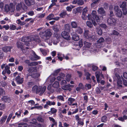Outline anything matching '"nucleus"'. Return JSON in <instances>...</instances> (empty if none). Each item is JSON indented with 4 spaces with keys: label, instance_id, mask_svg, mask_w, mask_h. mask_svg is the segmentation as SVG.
Listing matches in <instances>:
<instances>
[{
    "label": "nucleus",
    "instance_id": "72a5a7b5",
    "mask_svg": "<svg viewBox=\"0 0 127 127\" xmlns=\"http://www.w3.org/2000/svg\"><path fill=\"white\" fill-rule=\"evenodd\" d=\"M40 74L37 73H35L32 74L31 75L32 77L34 78H36L40 76Z\"/></svg>",
    "mask_w": 127,
    "mask_h": 127
},
{
    "label": "nucleus",
    "instance_id": "0e129e2a",
    "mask_svg": "<svg viewBox=\"0 0 127 127\" xmlns=\"http://www.w3.org/2000/svg\"><path fill=\"white\" fill-rule=\"evenodd\" d=\"M92 2L97 5L99 2L100 0H92Z\"/></svg>",
    "mask_w": 127,
    "mask_h": 127
},
{
    "label": "nucleus",
    "instance_id": "c03bdc74",
    "mask_svg": "<svg viewBox=\"0 0 127 127\" xmlns=\"http://www.w3.org/2000/svg\"><path fill=\"white\" fill-rule=\"evenodd\" d=\"M65 30L69 31L70 29V26L68 24L65 25Z\"/></svg>",
    "mask_w": 127,
    "mask_h": 127
},
{
    "label": "nucleus",
    "instance_id": "79ce46f5",
    "mask_svg": "<svg viewBox=\"0 0 127 127\" xmlns=\"http://www.w3.org/2000/svg\"><path fill=\"white\" fill-rule=\"evenodd\" d=\"M107 117L105 116H103L101 118V121L103 122H106L107 121Z\"/></svg>",
    "mask_w": 127,
    "mask_h": 127
},
{
    "label": "nucleus",
    "instance_id": "864d4df0",
    "mask_svg": "<svg viewBox=\"0 0 127 127\" xmlns=\"http://www.w3.org/2000/svg\"><path fill=\"white\" fill-rule=\"evenodd\" d=\"M123 14L124 15H126L127 14V8H125L122 9Z\"/></svg>",
    "mask_w": 127,
    "mask_h": 127
},
{
    "label": "nucleus",
    "instance_id": "cd10ccee",
    "mask_svg": "<svg viewBox=\"0 0 127 127\" xmlns=\"http://www.w3.org/2000/svg\"><path fill=\"white\" fill-rule=\"evenodd\" d=\"M52 86L51 85H49L47 89L51 93H53L54 92V90L53 89Z\"/></svg>",
    "mask_w": 127,
    "mask_h": 127
},
{
    "label": "nucleus",
    "instance_id": "f257e3e1",
    "mask_svg": "<svg viewBox=\"0 0 127 127\" xmlns=\"http://www.w3.org/2000/svg\"><path fill=\"white\" fill-rule=\"evenodd\" d=\"M46 89L45 86H41L35 85L32 88V91L36 94H39L41 96L45 92Z\"/></svg>",
    "mask_w": 127,
    "mask_h": 127
},
{
    "label": "nucleus",
    "instance_id": "5fc2aeb1",
    "mask_svg": "<svg viewBox=\"0 0 127 127\" xmlns=\"http://www.w3.org/2000/svg\"><path fill=\"white\" fill-rule=\"evenodd\" d=\"M84 1L83 0H78L77 4L79 5H82L84 4Z\"/></svg>",
    "mask_w": 127,
    "mask_h": 127
},
{
    "label": "nucleus",
    "instance_id": "e433bc0d",
    "mask_svg": "<svg viewBox=\"0 0 127 127\" xmlns=\"http://www.w3.org/2000/svg\"><path fill=\"white\" fill-rule=\"evenodd\" d=\"M89 32L88 30H86L84 32V36L86 38H88V34H89Z\"/></svg>",
    "mask_w": 127,
    "mask_h": 127
},
{
    "label": "nucleus",
    "instance_id": "a19ab883",
    "mask_svg": "<svg viewBox=\"0 0 127 127\" xmlns=\"http://www.w3.org/2000/svg\"><path fill=\"white\" fill-rule=\"evenodd\" d=\"M53 30L56 32H58L59 31V27L57 26H54L52 28Z\"/></svg>",
    "mask_w": 127,
    "mask_h": 127
},
{
    "label": "nucleus",
    "instance_id": "e2e57ef3",
    "mask_svg": "<svg viewBox=\"0 0 127 127\" xmlns=\"http://www.w3.org/2000/svg\"><path fill=\"white\" fill-rule=\"evenodd\" d=\"M36 123V119H33L32 120L31 122H30V124H35Z\"/></svg>",
    "mask_w": 127,
    "mask_h": 127
},
{
    "label": "nucleus",
    "instance_id": "412c9836",
    "mask_svg": "<svg viewBox=\"0 0 127 127\" xmlns=\"http://www.w3.org/2000/svg\"><path fill=\"white\" fill-rule=\"evenodd\" d=\"M67 15V16H69L70 15V14H67L66 11H63L61 12L59 14V15L62 18H64L65 17V15Z\"/></svg>",
    "mask_w": 127,
    "mask_h": 127
},
{
    "label": "nucleus",
    "instance_id": "a878e982",
    "mask_svg": "<svg viewBox=\"0 0 127 127\" xmlns=\"http://www.w3.org/2000/svg\"><path fill=\"white\" fill-rule=\"evenodd\" d=\"M52 87L54 88H57L59 87V82L56 81L52 85Z\"/></svg>",
    "mask_w": 127,
    "mask_h": 127
},
{
    "label": "nucleus",
    "instance_id": "f8f14e48",
    "mask_svg": "<svg viewBox=\"0 0 127 127\" xmlns=\"http://www.w3.org/2000/svg\"><path fill=\"white\" fill-rule=\"evenodd\" d=\"M15 80L17 83L19 84H21L23 82L24 78H21L19 75H18L16 77Z\"/></svg>",
    "mask_w": 127,
    "mask_h": 127
},
{
    "label": "nucleus",
    "instance_id": "c756f323",
    "mask_svg": "<svg viewBox=\"0 0 127 127\" xmlns=\"http://www.w3.org/2000/svg\"><path fill=\"white\" fill-rule=\"evenodd\" d=\"M54 16V15L53 14H51L49 15L46 17V19H47L49 20H53V17Z\"/></svg>",
    "mask_w": 127,
    "mask_h": 127
},
{
    "label": "nucleus",
    "instance_id": "680f3d73",
    "mask_svg": "<svg viewBox=\"0 0 127 127\" xmlns=\"http://www.w3.org/2000/svg\"><path fill=\"white\" fill-rule=\"evenodd\" d=\"M21 113V111H19L18 112H16L15 113V115H17V117L19 118L20 117Z\"/></svg>",
    "mask_w": 127,
    "mask_h": 127
},
{
    "label": "nucleus",
    "instance_id": "3c124183",
    "mask_svg": "<svg viewBox=\"0 0 127 127\" xmlns=\"http://www.w3.org/2000/svg\"><path fill=\"white\" fill-rule=\"evenodd\" d=\"M126 2L125 1H123L121 6V7L122 8H126Z\"/></svg>",
    "mask_w": 127,
    "mask_h": 127
},
{
    "label": "nucleus",
    "instance_id": "a211bd4d",
    "mask_svg": "<svg viewBox=\"0 0 127 127\" xmlns=\"http://www.w3.org/2000/svg\"><path fill=\"white\" fill-rule=\"evenodd\" d=\"M10 68L9 67L8 65L6 66L5 67L4 71L8 75L10 74L11 72Z\"/></svg>",
    "mask_w": 127,
    "mask_h": 127
},
{
    "label": "nucleus",
    "instance_id": "a18cd8bd",
    "mask_svg": "<svg viewBox=\"0 0 127 127\" xmlns=\"http://www.w3.org/2000/svg\"><path fill=\"white\" fill-rule=\"evenodd\" d=\"M84 44L85 46L87 48H89L90 46V43L87 42L86 41H84Z\"/></svg>",
    "mask_w": 127,
    "mask_h": 127
},
{
    "label": "nucleus",
    "instance_id": "49530a36",
    "mask_svg": "<svg viewBox=\"0 0 127 127\" xmlns=\"http://www.w3.org/2000/svg\"><path fill=\"white\" fill-rule=\"evenodd\" d=\"M97 32L98 34L99 35H101L102 34V32L100 28H97Z\"/></svg>",
    "mask_w": 127,
    "mask_h": 127
},
{
    "label": "nucleus",
    "instance_id": "20e7f679",
    "mask_svg": "<svg viewBox=\"0 0 127 127\" xmlns=\"http://www.w3.org/2000/svg\"><path fill=\"white\" fill-rule=\"evenodd\" d=\"M39 35L41 37L46 41L49 39V38L48 37H49L51 36L52 33L49 30H47L44 32H40Z\"/></svg>",
    "mask_w": 127,
    "mask_h": 127
},
{
    "label": "nucleus",
    "instance_id": "1a4fd4ad",
    "mask_svg": "<svg viewBox=\"0 0 127 127\" xmlns=\"http://www.w3.org/2000/svg\"><path fill=\"white\" fill-rule=\"evenodd\" d=\"M96 12L95 10H93L92 11L91 15L88 14V19L89 20H93L94 18L97 16Z\"/></svg>",
    "mask_w": 127,
    "mask_h": 127
},
{
    "label": "nucleus",
    "instance_id": "c9c22d12",
    "mask_svg": "<svg viewBox=\"0 0 127 127\" xmlns=\"http://www.w3.org/2000/svg\"><path fill=\"white\" fill-rule=\"evenodd\" d=\"M46 102L48 105L50 106L52 105H54L56 104L55 102L54 101L52 102L49 100H48Z\"/></svg>",
    "mask_w": 127,
    "mask_h": 127
},
{
    "label": "nucleus",
    "instance_id": "b1692460",
    "mask_svg": "<svg viewBox=\"0 0 127 127\" xmlns=\"http://www.w3.org/2000/svg\"><path fill=\"white\" fill-rule=\"evenodd\" d=\"M71 25L72 28H77L78 27L77 23L76 22H72L71 23Z\"/></svg>",
    "mask_w": 127,
    "mask_h": 127
},
{
    "label": "nucleus",
    "instance_id": "37998d69",
    "mask_svg": "<svg viewBox=\"0 0 127 127\" xmlns=\"http://www.w3.org/2000/svg\"><path fill=\"white\" fill-rule=\"evenodd\" d=\"M71 75L70 74H67L66 76V79L67 82H69L70 80Z\"/></svg>",
    "mask_w": 127,
    "mask_h": 127
},
{
    "label": "nucleus",
    "instance_id": "393cba45",
    "mask_svg": "<svg viewBox=\"0 0 127 127\" xmlns=\"http://www.w3.org/2000/svg\"><path fill=\"white\" fill-rule=\"evenodd\" d=\"M116 14L118 17H121L122 15V13L121 10H119L116 12Z\"/></svg>",
    "mask_w": 127,
    "mask_h": 127
},
{
    "label": "nucleus",
    "instance_id": "39448f33",
    "mask_svg": "<svg viewBox=\"0 0 127 127\" xmlns=\"http://www.w3.org/2000/svg\"><path fill=\"white\" fill-rule=\"evenodd\" d=\"M15 10V8L14 5L11 3H10L9 5H5L4 8V10L6 12H13Z\"/></svg>",
    "mask_w": 127,
    "mask_h": 127
},
{
    "label": "nucleus",
    "instance_id": "7c9ffc66",
    "mask_svg": "<svg viewBox=\"0 0 127 127\" xmlns=\"http://www.w3.org/2000/svg\"><path fill=\"white\" fill-rule=\"evenodd\" d=\"M57 101L60 100L63 101H64V97L61 95L57 96Z\"/></svg>",
    "mask_w": 127,
    "mask_h": 127
},
{
    "label": "nucleus",
    "instance_id": "4d7b16f0",
    "mask_svg": "<svg viewBox=\"0 0 127 127\" xmlns=\"http://www.w3.org/2000/svg\"><path fill=\"white\" fill-rule=\"evenodd\" d=\"M37 119L38 121L41 122H43V118L41 117H38Z\"/></svg>",
    "mask_w": 127,
    "mask_h": 127
},
{
    "label": "nucleus",
    "instance_id": "4468645a",
    "mask_svg": "<svg viewBox=\"0 0 127 127\" xmlns=\"http://www.w3.org/2000/svg\"><path fill=\"white\" fill-rule=\"evenodd\" d=\"M104 42V39L102 37H101L97 41V43L96 44V45L97 47H98L97 46L98 45V44H100L99 47H100L102 46V44H101V43H103Z\"/></svg>",
    "mask_w": 127,
    "mask_h": 127
},
{
    "label": "nucleus",
    "instance_id": "2f4dec72",
    "mask_svg": "<svg viewBox=\"0 0 127 127\" xmlns=\"http://www.w3.org/2000/svg\"><path fill=\"white\" fill-rule=\"evenodd\" d=\"M7 116H5L3 117L0 120V124H2L5 122L7 118Z\"/></svg>",
    "mask_w": 127,
    "mask_h": 127
},
{
    "label": "nucleus",
    "instance_id": "2eb2a0df",
    "mask_svg": "<svg viewBox=\"0 0 127 127\" xmlns=\"http://www.w3.org/2000/svg\"><path fill=\"white\" fill-rule=\"evenodd\" d=\"M72 39L75 41L78 40L79 39V37L77 34L73 33L71 34Z\"/></svg>",
    "mask_w": 127,
    "mask_h": 127
},
{
    "label": "nucleus",
    "instance_id": "338daca9",
    "mask_svg": "<svg viewBox=\"0 0 127 127\" xmlns=\"http://www.w3.org/2000/svg\"><path fill=\"white\" fill-rule=\"evenodd\" d=\"M5 92L3 89H0V95H3L4 94Z\"/></svg>",
    "mask_w": 127,
    "mask_h": 127
},
{
    "label": "nucleus",
    "instance_id": "7ed1b4c3",
    "mask_svg": "<svg viewBox=\"0 0 127 127\" xmlns=\"http://www.w3.org/2000/svg\"><path fill=\"white\" fill-rule=\"evenodd\" d=\"M21 41L23 43L20 42H17V46L18 48L20 49L22 52L25 53V49H27L29 48L28 47H25L24 44L28 46L29 45V44L28 42L23 41L22 40V39Z\"/></svg>",
    "mask_w": 127,
    "mask_h": 127
},
{
    "label": "nucleus",
    "instance_id": "c85d7f7f",
    "mask_svg": "<svg viewBox=\"0 0 127 127\" xmlns=\"http://www.w3.org/2000/svg\"><path fill=\"white\" fill-rule=\"evenodd\" d=\"M100 75V73L98 71H97L95 73V76L97 79V82H99V77Z\"/></svg>",
    "mask_w": 127,
    "mask_h": 127
},
{
    "label": "nucleus",
    "instance_id": "6e6552de",
    "mask_svg": "<svg viewBox=\"0 0 127 127\" xmlns=\"http://www.w3.org/2000/svg\"><path fill=\"white\" fill-rule=\"evenodd\" d=\"M108 24L110 26L115 25L116 23V20L115 18L110 17L107 20Z\"/></svg>",
    "mask_w": 127,
    "mask_h": 127
},
{
    "label": "nucleus",
    "instance_id": "5701e85b",
    "mask_svg": "<svg viewBox=\"0 0 127 127\" xmlns=\"http://www.w3.org/2000/svg\"><path fill=\"white\" fill-rule=\"evenodd\" d=\"M75 100V99L74 98L70 97L68 99V103L69 105H71L72 103Z\"/></svg>",
    "mask_w": 127,
    "mask_h": 127
},
{
    "label": "nucleus",
    "instance_id": "9b49d317",
    "mask_svg": "<svg viewBox=\"0 0 127 127\" xmlns=\"http://www.w3.org/2000/svg\"><path fill=\"white\" fill-rule=\"evenodd\" d=\"M24 1L26 4L29 6L33 5L35 3L34 0H24Z\"/></svg>",
    "mask_w": 127,
    "mask_h": 127
},
{
    "label": "nucleus",
    "instance_id": "f3484780",
    "mask_svg": "<svg viewBox=\"0 0 127 127\" xmlns=\"http://www.w3.org/2000/svg\"><path fill=\"white\" fill-rule=\"evenodd\" d=\"M62 88L64 90H68L69 91H70L71 90V89L70 88L69 84L62 86Z\"/></svg>",
    "mask_w": 127,
    "mask_h": 127
},
{
    "label": "nucleus",
    "instance_id": "6e6d98bb",
    "mask_svg": "<svg viewBox=\"0 0 127 127\" xmlns=\"http://www.w3.org/2000/svg\"><path fill=\"white\" fill-rule=\"evenodd\" d=\"M87 26L89 27H91L92 26V24L91 22L90 21H87L86 23Z\"/></svg>",
    "mask_w": 127,
    "mask_h": 127
},
{
    "label": "nucleus",
    "instance_id": "f704fd0d",
    "mask_svg": "<svg viewBox=\"0 0 127 127\" xmlns=\"http://www.w3.org/2000/svg\"><path fill=\"white\" fill-rule=\"evenodd\" d=\"M26 124V123H19L18 124V127H27L25 126Z\"/></svg>",
    "mask_w": 127,
    "mask_h": 127
},
{
    "label": "nucleus",
    "instance_id": "473e14b6",
    "mask_svg": "<svg viewBox=\"0 0 127 127\" xmlns=\"http://www.w3.org/2000/svg\"><path fill=\"white\" fill-rule=\"evenodd\" d=\"M50 111H49L48 112V113L49 114H50V112H51L53 114L55 113L57 111V109L54 108H51L50 109Z\"/></svg>",
    "mask_w": 127,
    "mask_h": 127
},
{
    "label": "nucleus",
    "instance_id": "f03ea898",
    "mask_svg": "<svg viewBox=\"0 0 127 127\" xmlns=\"http://www.w3.org/2000/svg\"><path fill=\"white\" fill-rule=\"evenodd\" d=\"M22 40L24 42H30L31 41H33L35 42L39 43L40 42L41 40L38 36H34L32 37H23Z\"/></svg>",
    "mask_w": 127,
    "mask_h": 127
},
{
    "label": "nucleus",
    "instance_id": "6ab92c4d",
    "mask_svg": "<svg viewBox=\"0 0 127 127\" xmlns=\"http://www.w3.org/2000/svg\"><path fill=\"white\" fill-rule=\"evenodd\" d=\"M34 56L33 57H32L31 59L32 60H36L39 59L40 58V57L37 55H36L35 52L33 53Z\"/></svg>",
    "mask_w": 127,
    "mask_h": 127
},
{
    "label": "nucleus",
    "instance_id": "0eeeda50",
    "mask_svg": "<svg viewBox=\"0 0 127 127\" xmlns=\"http://www.w3.org/2000/svg\"><path fill=\"white\" fill-rule=\"evenodd\" d=\"M60 37V34L56 33L54 34V35L52 40V41L54 44L56 45Z\"/></svg>",
    "mask_w": 127,
    "mask_h": 127
},
{
    "label": "nucleus",
    "instance_id": "423d86ee",
    "mask_svg": "<svg viewBox=\"0 0 127 127\" xmlns=\"http://www.w3.org/2000/svg\"><path fill=\"white\" fill-rule=\"evenodd\" d=\"M27 6L24 4L23 2H21L16 6V9L17 11H22V10H25L27 9Z\"/></svg>",
    "mask_w": 127,
    "mask_h": 127
},
{
    "label": "nucleus",
    "instance_id": "bb28decb",
    "mask_svg": "<svg viewBox=\"0 0 127 127\" xmlns=\"http://www.w3.org/2000/svg\"><path fill=\"white\" fill-rule=\"evenodd\" d=\"M94 34L91 32H90L88 34V38L87 39H93L95 38Z\"/></svg>",
    "mask_w": 127,
    "mask_h": 127
},
{
    "label": "nucleus",
    "instance_id": "58836bf2",
    "mask_svg": "<svg viewBox=\"0 0 127 127\" xmlns=\"http://www.w3.org/2000/svg\"><path fill=\"white\" fill-rule=\"evenodd\" d=\"M111 34L116 35H119V36H120V35L119 34V33L118 32L115 30H113L112 31V33Z\"/></svg>",
    "mask_w": 127,
    "mask_h": 127
},
{
    "label": "nucleus",
    "instance_id": "13d9d810",
    "mask_svg": "<svg viewBox=\"0 0 127 127\" xmlns=\"http://www.w3.org/2000/svg\"><path fill=\"white\" fill-rule=\"evenodd\" d=\"M27 14L30 16H32L34 14V13L33 11H30Z\"/></svg>",
    "mask_w": 127,
    "mask_h": 127
},
{
    "label": "nucleus",
    "instance_id": "4c0bfd02",
    "mask_svg": "<svg viewBox=\"0 0 127 127\" xmlns=\"http://www.w3.org/2000/svg\"><path fill=\"white\" fill-rule=\"evenodd\" d=\"M38 63L37 62H33L29 64L28 65L30 66H35L38 65Z\"/></svg>",
    "mask_w": 127,
    "mask_h": 127
},
{
    "label": "nucleus",
    "instance_id": "dca6fc26",
    "mask_svg": "<svg viewBox=\"0 0 127 127\" xmlns=\"http://www.w3.org/2000/svg\"><path fill=\"white\" fill-rule=\"evenodd\" d=\"M98 13L103 15L104 14L105 12L104 9L102 7H100L97 10Z\"/></svg>",
    "mask_w": 127,
    "mask_h": 127
},
{
    "label": "nucleus",
    "instance_id": "ea45409f",
    "mask_svg": "<svg viewBox=\"0 0 127 127\" xmlns=\"http://www.w3.org/2000/svg\"><path fill=\"white\" fill-rule=\"evenodd\" d=\"M40 50L43 55L45 56L46 55L47 53L46 50L43 49L41 48H40Z\"/></svg>",
    "mask_w": 127,
    "mask_h": 127
},
{
    "label": "nucleus",
    "instance_id": "052dcab7",
    "mask_svg": "<svg viewBox=\"0 0 127 127\" xmlns=\"http://www.w3.org/2000/svg\"><path fill=\"white\" fill-rule=\"evenodd\" d=\"M88 8L87 7L84 8L83 10L82 13L86 14L88 11Z\"/></svg>",
    "mask_w": 127,
    "mask_h": 127
},
{
    "label": "nucleus",
    "instance_id": "bf43d9fd",
    "mask_svg": "<svg viewBox=\"0 0 127 127\" xmlns=\"http://www.w3.org/2000/svg\"><path fill=\"white\" fill-rule=\"evenodd\" d=\"M45 15V13H44L42 14H39L38 15V18H42L44 17Z\"/></svg>",
    "mask_w": 127,
    "mask_h": 127
},
{
    "label": "nucleus",
    "instance_id": "de8ad7c7",
    "mask_svg": "<svg viewBox=\"0 0 127 127\" xmlns=\"http://www.w3.org/2000/svg\"><path fill=\"white\" fill-rule=\"evenodd\" d=\"M73 6L72 5L68 6L66 7V9L68 11L70 12L71 11L72 8H73Z\"/></svg>",
    "mask_w": 127,
    "mask_h": 127
},
{
    "label": "nucleus",
    "instance_id": "8fccbe9b",
    "mask_svg": "<svg viewBox=\"0 0 127 127\" xmlns=\"http://www.w3.org/2000/svg\"><path fill=\"white\" fill-rule=\"evenodd\" d=\"M9 28L11 30H14L16 29V27L14 25L12 24L10 25Z\"/></svg>",
    "mask_w": 127,
    "mask_h": 127
},
{
    "label": "nucleus",
    "instance_id": "774afa93",
    "mask_svg": "<svg viewBox=\"0 0 127 127\" xmlns=\"http://www.w3.org/2000/svg\"><path fill=\"white\" fill-rule=\"evenodd\" d=\"M94 20H96L97 22H99L100 21L99 17L97 15L95 17V18H94Z\"/></svg>",
    "mask_w": 127,
    "mask_h": 127
},
{
    "label": "nucleus",
    "instance_id": "9d476101",
    "mask_svg": "<svg viewBox=\"0 0 127 127\" xmlns=\"http://www.w3.org/2000/svg\"><path fill=\"white\" fill-rule=\"evenodd\" d=\"M62 37L65 39L69 40L70 39V37L68 32L65 31L63 32L62 33Z\"/></svg>",
    "mask_w": 127,
    "mask_h": 127
},
{
    "label": "nucleus",
    "instance_id": "4be33fe9",
    "mask_svg": "<svg viewBox=\"0 0 127 127\" xmlns=\"http://www.w3.org/2000/svg\"><path fill=\"white\" fill-rule=\"evenodd\" d=\"M75 32L81 34L83 32V29L80 27H78L76 29Z\"/></svg>",
    "mask_w": 127,
    "mask_h": 127
},
{
    "label": "nucleus",
    "instance_id": "603ef678",
    "mask_svg": "<svg viewBox=\"0 0 127 127\" xmlns=\"http://www.w3.org/2000/svg\"><path fill=\"white\" fill-rule=\"evenodd\" d=\"M63 54H58V56L57 57L61 61H62L63 60L62 57H63Z\"/></svg>",
    "mask_w": 127,
    "mask_h": 127
},
{
    "label": "nucleus",
    "instance_id": "09e8293b",
    "mask_svg": "<svg viewBox=\"0 0 127 127\" xmlns=\"http://www.w3.org/2000/svg\"><path fill=\"white\" fill-rule=\"evenodd\" d=\"M117 83L118 84V85L120 87H122V85H121L122 84V81L121 79H118L117 81Z\"/></svg>",
    "mask_w": 127,
    "mask_h": 127
},
{
    "label": "nucleus",
    "instance_id": "ddd939ff",
    "mask_svg": "<svg viewBox=\"0 0 127 127\" xmlns=\"http://www.w3.org/2000/svg\"><path fill=\"white\" fill-rule=\"evenodd\" d=\"M12 48V47H11L6 46L3 47L2 49L3 52L6 53L10 51Z\"/></svg>",
    "mask_w": 127,
    "mask_h": 127
},
{
    "label": "nucleus",
    "instance_id": "69168bd1",
    "mask_svg": "<svg viewBox=\"0 0 127 127\" xmlns=\"http://www.w3.org/2000/svg\"><path fill=\"white\" fill-rule=\"evenodd\" d=\"M2 27L3 28H5L6 30H8L9 28V27L8 25H3Z\"/></svg>",
    "mask_w": 127,
    "mask_h": 127
},
{
    "label": "nucleus",
    "instance_id": "aec40b11",
    "mask_svg": "<svg viewBox=\"0 0 127 127\" xmlns=\"http://www.w3.org/2000/svg\"><path fill=\"white\" fill-rule=\"evenodd\" d=\"M3 100L6 102L9 103L11 101V99L10 97L6 96H4L3 97Z\"/></svg>",
    "mask_w": 127,
    "mask_h": 127
}]
</instances>
